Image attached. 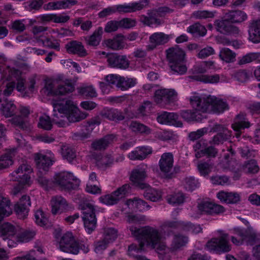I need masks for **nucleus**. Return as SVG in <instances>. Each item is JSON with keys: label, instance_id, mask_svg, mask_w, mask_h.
Listing matches in <instances>:
<instances>
[{"label": "nucleus", "instance_id": "nucleus-1", "mask_svg": "<svg viewBox=\"0 0 260 260\" xmlns=\"http://www.w3.org/2000/svg\"><path fill=\"white\" fill-rule=\"evenodd\" d=\"M129 230L132 234L136 238L139 244H132L128 246L127 253L129 256L138 259L141 256L139 253L144 250L145 245L160 250L165 249V245L160 244L161 234L156 229L147 226L141 229L132 226Z\"/></svg>", "mask_w": 260, "mask_h": 260}, {"label": "nucleus", "instance_id": "nucleus-2", "mask_svg": "<svg viewBox=\"0 0 260 260\" xmlns=\"http://www.w3.org/2000/svg\"><path fill=\"white\" fill-rule=\"evenodd\" d=\"M87 115L81 113L70 101H67L64 104H54L52 122L58 127H63L69 125V123L79 122L85 119Z\"/></svg>", "mask_w": 260, "mask_h": 260}, {"label": "nucleus", "instance_id": "nucleus-3", "mask_svg": "<svg viewBox=\"0 0 260 260\" xmlns=\"http://www.w3.org/2000/svg\"><path fill=\"white\" fill-rule=\"evenodd\" d=\"M11 74L16 78V88L23 97H30L35 90L36 83V77L33 76L28 78L26 82L25 78L21 76V72L18 69H13L11 70ZM15 86L14 82L7 84L5 89L2 91V94L5 98L9 96L13 92Z\"/></svg>", "mask_w": 260, "mask_h": 260}, {"label": "nucleus", "instance_id": "nucleus-4", "mask_svg": "<svg viewBox=\"0 0 260 260\" xmlns=\"http://www.w3.org/2000/svg\"><path fill=\"white\" fill-rule=\"evenodd\" d=\"M190 104L197 110L206 112L211 107V110L215 113H222L229 109L226 102L220 99H213L211 97H201L194 94L189 98Z\"/></svg>", "mask_w": 260, "mask_h": 260}, {"label": "nucleus", "instance_id": "nucleus-5", "mask_svg": "<svg viewBox=\"0 0 260 260\" xmlns=\"http://www.w3.org/2000/svg\"><path fill=\"white\" fill-rule=\"evenodd\" d=\"M59 246L62 251L73 254H77L80 250H82L85 253L89 251V245L87 243L77 241L70 232L63 235L59 241Z\"/></svg>", "mask_w": 260, "mask_h": 260}, {"label": "nucleus", "instance_id": "nucleus-6", "mask_svg": "<svg viewBox=\"0 0 260 260\" xmlns=\"http://www.w3.org/2000/svg\"><path fill=\"white\" fill-rule=\"evenodd\" d=\"M185 54L180 49L170 48L167 50L169 65L173 74L182 75L186 73L187 68L184 64Z\"/></svg>", "mask_w": 260, "mask_h": 260}, {"label": "nucleus", "instance_id": "nucleus-7", "mask_svg": "<svg viewBox=\"0 0 260 260\" xmlns=\"http://www.w3.org/2000/svg\"><path fill=\"white\" fill-rule=\"evenodd\" d=\"M79 208L82 211V218L85 230L88 234H91L97 225L94 206L91 203L84 202L80 204Z\"/></svg>", "mask_w": 260, "mask_h": 260}, {"label": "nucleus", "instance_id": "nucleus-8", "mask_svg": "<svg viewBox=\"0 0 260 260\" xmlns=\"http://www.w3.org/2000/svg\"><path fill=\"white\" fill-rule=\"evenodd\" d=\"M54 183L61 190L71 191L78 188L79 181L72 174L64 172L55 175Z\"/></svg>", "mask_w": 260, "mask_h": 260}, {"label": "nucleus", "instance_id": "nucleus-9", "mask_svg": "<svg viewBox=\"0 0 260 260\" xmlns=\"http://www.w3.org/2000/svg\"><path fill=\"white\" fill-rule=\"evenodd\" d=\"M206 246L208 250L217 254L228 252L231 250L228 235L225 233L221 234L218 238H212L206 243Z\"/></svg>", "mask_w": 260, "mask_h": 260}, {"label": "nucleus", "instance_id": "nucleus-10", "mask_svg": "<svg viewBox=\"0 0 260 260\" xmlns=\"http://www.w3.org/2000/svg\"><path fill=\"white\" fill-rule=\"evenodd\" d=\"M130 190V185L125 184L118 188L111 194H106L100 198V201L107 205H113L118 203L120 199L124 198Z\"/></svg>", "mask_w": 260, "mask_h": 260}, {"label": "nucleus", "instance_id": "nucleus-11", "mask_svg": "<svg viewBox=\"0 0 260 260\" xmlns=\"http://www.w3.org/2000/svg\"><path fill=\"white\" fill-rule=\"evenodd\" d=\"M210 132L217 133L212 138V140L209 141L210 144L218 145L223 144L224 142L229 140L231 137L232 132L223 125L220 124H215L213 125L211 128Z\"/></svg>", "mask_w": 260, "mask_h": 260}, {"label": "nucleus", "instance_id": "nucleus-12", "mask_svg": "<svg viewBox=\"0 0 260 260\" xmlns=\"http://www.w3.org/2000/svg\"><path fill=\"white\" fill-rule=\"evenodd\" d=\"M173 163L174 157L172 153H164L161 155L158 165L159 169L165 178L172 179L174 174L171 173V171L173 169Z\"/></svg>", "mask_w": 260, "mask_h": 260}, {"label": "nucleus", "instance_id": "nucleus-13", "mask_svg": "<svg viewBox=\"0 0 260 260\" xmlns=\"http://www.w3.org/2000/svg\"><path fill=\"white\" fill-rule=\"evenodd\" d=\"M213 25L217 31L224 35H234L239 32V28L233 25L226 18L215 20Z\"/></svg>", "mask_w": 260, "mask_h": 260}, {"label": "nucleus", "instance_id": "nucleus-14", "mask_svg": "<svg viewBox=\"0 0 260 260\" xmlns=\"http://www.w3.org/2000/svg\"><path fill=\"white\" fill-rule=\"evenodd\" d=\"M108 66L113 68L125 70L129 66V61L126 55H119L116 53L107 54Z\"/></svg>", "mask_w": 260, "mask_h": 260}, {"label": "nucleus", "instance_id": "nucleus-15", "mask_svg": "<svg viewBox=\"0 0 260 260\" xmlns=\"http://www.w3.org/2000/svg\"><path fill=\"white\" fill-rule=\"evenodd\" d=\"M177 95L174 89H162L155 91L154 99L157 104L168 105L175 101Z\"/></svg>", "mask_w": 260, "mask_h": 260}, {"label": "nucleus", "instance_id": "nucleus-16", "mask_svg": "<svg viewBox=\"0 0 260 260\" xmlns=\"http://www.w3.org/2000/svg\"><path fill=\"white\" fill-rule=\"evenodd\" d=\"M198 208L202 214L210 215H218L225 211L222 206L210 202H201L198 204Z\"/></svg>", "mask_w": 260, "mask_h": 260}, {"label": "nucleus", "instance_id": "nucleus-17", "mask_svg": "<svg viewBox=\"0 0 260 260\" xmlns=\"http://www.w3.org/2000/svg\"><path fill=\"white\" fill-rule=\"evenodd\" d=\"M233 233L242 242L245 241L251 245H253L257 239L256 233L251 227L247 229L235 228Z\"/></svg>", "mask_w": 260, "mask_h": 260}, {"label": "nucleus", "instance_id": "nucleus-18", "mask_svg": "<svg viewBox=\"0 0 260 260\" xmlns=\"http://www.w3.org/2000/svg\"><path fill=\"white\" fill-rule=\"evenodd\" d=\"M146 177L147 174L145 169L137 167L131 172L129 179L136 187L140 189H145L148 187V184L144 182Z\"/></svg>", "mask_w": 260, "mask_h": 260}, {"label": "nucleus", "instance_id": "nucleus-19", "mask_svg": "<svg viewBox=\"0 0 260 260\" xmlns=\"http://www.w3.org/2000/svg\"><path fill=\"white\" fill-rule=\"evenodd\" d=\"M31 205L30 197L23 196L14 206V211L20 218H24L29 211Z\"/></svg>", "mask_w": 260, "mask_h": 260}, {"label": "nucleus", "instance_id": "nucleus-20", "mask_svg": "<svg viewBox=\"0 0 260 260\" xmlns=\"http://www.w3.org/2000/svg\"><path fill=\"white\" fill-rule=\"evenodd\" d=\"M157 121L162 124H169L177 127H182V123L178 120V115L175 113H169L163 112L158 114L157 117Z\"/></svg>", "mask_w": 260, "mask_h": 260}, {"label": "nucleus", "instance_id": "nucleus-21", "mask_svg": "<svg viewBox=\"0 0 260 260\" xmlns=\"http://www.w3.org/2000/svg\"><path fill=\"white\" fill-rule=\"evenodd\" d=\"M160 17V13L157 10H150L147 11V15L140 16V21L143 24L149 26L153 24L159 25L162 22Z\"/></svg>", "mask_w": 260, "mask_h": 260}, {"label": "nucleus", "instance_id": "nucleus-22", "mask_svg": "<svg viewBox=\"0 0 260 260\" xmlns=\"http://www.w3.org/2000/svg\"><path fill=\"white\" fill-rule=\"evenodd\" d=\"M67 52L71 54L77 55L79 57H85L87 55L84 45L81 42L73 40L65 45Z\"/></svg>", "mask_w": 260, "mask_h": 260}, {"label": "nucleus", "instance_id": "nucleus-23", "mask_svg": "<svg viewBox=\"0 0 260 260\" xmlns=\"http://www.w3.org/2000/svg\"><path fill=\"white\" fill-rule=\"evenodd\" d=\"M31 172L30 167L27 165H22L19 167V168L15 171L12 175L15 176L17 175L14 179V181H17L20 183L25 184L28 183L30 177L28 173Z\"/></svg>", "mask_w": 260, "mask_h": 260}, {"label": "nucleus", "instance_id": "nucleus-24", "mask_svg": "<svg viewBox=\"0 0 260 260\" xmlns=\"http://www.w3.org/2000/svg\"><path fill=\"white\" fill-rule=\"evenodd\" d=\"M20 113L22 116H17L12 119V123L17 128L23 131L30 129L29 123L24 117H26L29 114V110L28 108L23 107L20 109Z\"/></svg>", "mask_w": 260, "mask_h": 260}, {"label": "nucleus", "instance_id": "nucleus-25", "mask_svg": "<svg viewBox=\"0 0 260 260\" xmlns=\"http://www.w3.org/2000/svg\"><path fill=\"white\" fill-rule=\"evenodd\" d=\"M169 40L168 35L163 32H155L149 37L150 44L147 46V49L152 50L157 46L167 43Z\"/></svg>", "mask_w": 260, "mask_h": 260}, {"label": "nucleus", "instance_id": "nucleus-26", "mask_svg": "<svg viewBox=\"0 0 260 260\" xmlns=\"http://www.w3.org/2000/svg\"><path fill=\"white\" fill-rule=\"evenodd\" d=\"M91 158L95 160L96 166L101 169L109 167L113 161L111 155L102 156L101 153L96 152L91 153Z\"/></svg>", "mask_w": 260, "mask_h": 260}, {"label": "nucleus", "instance_id": "nucleus-27", "mask_svg": "<svg viewBox=\"0 0 260 260\" xmlns=\"http://www.w3.org/2000/svg\"><path fill=\"white\" fill-rule=\"evenodd\" d=\"M249 39L254 43L260 42V19L253 20L249 25Z\"/></svg>", "mask_w": 260, "mask_h": 260}, {"label": "nucleus", "instance_id": "nucleus-28", "mask_svg": "<svg viewBox=\"0 0 260 260\" xmlns=\"http://www.w3.org/2000/svg\"><path fill=\"white\" fill-rule=\"evenodd\" d=\"M50 204L52 208L51 212L54 215L62 213L68 206L66 200L61 196L53 197Z\"/></svg>", "mask_w": 260, "mask_h": 260}, {"label": "nucleus", "instance_id": "nucleus-29", "mask_svg": "<svg viewBox=\"0 0 260 260\" xmlns=\"http://www.w3.org/2000/svg\"><path fill=\"white\" fill-rule=\"evenodd\" d=\"M115 138L113 134L107 135L104 137L94 141L91 144V148L94 150L106 149Z\"/></svg>", "mask_w": 260, "mask_h": 260}, {"label": "nucleus", "instance_id": "nucleus-30", "mask_svg": "<svg viewBox=\"0 0 260 260\" xmlns=\"http://www.w3.org/2000/svg\"><path fill=\"white\" fill-rule=\"evenodd\" d=\"M224 18H226L231 23H239L246 20L247 16L241 10H230L225 13Z\"/></svg>", "mask_w": 260, "mask_h": 260}, {"label": "nucleus", "instance_id": "nucleus-31", "mask_svg": "<svg viewBox=\"0 0 260 260\" xmlns=\"http://www.w3.org/2000/svg\"><path fill=\"white\" fill-rule=\"evenodd\" d=\"M100 115L103 118L112 121H120L124 119L123 113L116 109H104Z\"/></svg>", "mask_w": 260, "mask_h": 260}, {"label": "nucleus", "instance_id": "nucleus-32", "mask_svg": "<svg viewBox=\"0 0 260 260\" xmlns=\"http://www.w3.org/2000/svg\"><path fill=\"white\" fill-rule=\"evenodd\" d=\"M217 197L222 203L226 204H235L240 200L239 194L236 192L221 191L217 194Z\"/></svg>", "mask_w": 260, "mask_h": 260}, {"label": "nucleus", "instance_id": "nucleus-33", "mask_svg": "<svg viewBox=\"0 0 260 260\" xmlns=\"http://www.w3.org/2000/svg\"><path fill=\"white\" fill-rule=\"evenodd\" d=\"M124 37L121 34H118L113 39H109L104 41L105 45L113 50H120L124 47Z\"/></svg>", "mask_w": 260, "mask_h": 260}, {"label": "nucleus", "instance_id": "nucleus-34", "mask_svg": "<svg viewBox=\"0 0 260 260\" xmlns=\"http://www.w3.org/2000/svg\"><path fill=\"white\" fill-rule=\"evenodd\" d=\"M0 112L6 117H10L17 113V110L12 101L4 100L3 103L0 105Z\"/></svg>", "mask_w": 260, "mask_h": 260}, {"label": "nucleus", "instance_id": "nucleus-35", "mask_svg": "<svg viewBox=\"0 0 260 260\" xmlns=\"http://www.w3.org/2000/svg\"><path fill=\"white\" fill-rule=\"evenodd\" d=\"M35 161L37 168L40 170H42L45 171H47L53 164L52 159L49 157L41 154H36Z\"/></svg>", "mask_w": 260, "mask_h": 260}, {"label": "nucleus", "instance_id": "nucleus-36", "mask_svg": "<svg viewBox=\"0 0 260 260\" xmlns=\"http://www.w3.org/2000/svg\"><path fill=\"white\" fill-rule=\"evenodd\" d=\"M142 7L137 3H128L115 5L116 13L119 14L130 13L141 10Z\"/></svg>", "mask_w": 260, "mask_h": 260}, {"label": "nucleus", "instance_id": "nucleus-37", "mask_svg": "<svg viewBox=\"0 0 260 260\" xmlns=\"http://www.w3.org/2000/svg\"><path fill=\"white\" fill-rule=\"evenodd\" d=\"M245 114L243 113L238 114L235 119V122L232 124V128L237 133L236 136L239 137L240 136V131L245 128L249 127L250 123L248 121H246Z\"/></svg>", "mask_w": 260, "mask_h": 260}, {"label": "nucleus", "instance_id": "nucleus-38", "mask_svg": "<svg viewBox=\"0 0 260 260\" xmlns=\"http://www.w3.org/2000/svg\"><path fill=\"white\" fill-rule=\"evenodd\" d=\"M241 170L246 174H255L259 171V167L255 159H251L245 161L241 165Z\"/></svg>", "mask_w": 260, "mask_h": 260}, {"label": "nucleus", "instance_id": "nucleus-39", "mask_svg": "<svg viewBox=\"0 0 260 260\" xmlns=\"http://www.w3.org/2000/svg\"><path fill=\"white\" fill-rule=\"evenodd\" d=\"M103 34V28L99 27L93 34L88 37H85V41L87 45L96 47L100 44Z\"/></svg>", "mask_w": 260, "mask_h": 260}, {"label": "nucleus", "instance_id": "nucleus-40", "mask_svg": "<svg viewBox=\"0 0 260 260\" xmlns=\"http://www.w3.org/2000/svg\"><path fill=\"white\" fill-rule=\"evenodd\" d=\"M11 202L6 198H0V222L6 217L12 213L10 207Z\"/></svg>", "mask_w": 260, "mask_h": 260}, {"label": "nucleus", "instance_id": "nucleus-41", "mask_svg": "<svg viewBox=\"0 0 260 260\" xmlns=\"http://www.w3.org/2000/svg\"><path fill=\"white\" fill-rule=\"evenodd\" d=\"M218 153V150L215 146L210 145L206 146L205 149L202 151H199L195 153V157L197 158H200L206 156L207 158L211 159L215 158Z\"/></svg>", "mask_w": 260, "mask_h": 260}, {"label": "nucleus", "instance_id": "nucleus-42", "mask_svg": "<svg viewBox=\"0 0 260 260\" xmlns=\"http://www.w3.org/2000/svg\"><path fill=\"white\" fill-rule=\"evenodd\" d=\"M16 233L15 226L9 222L4 223L0 225V237L4 240L14 236Z\"/></svg>", "mask_w": 260, "mask_h": 260}, {"label": "nucleus", "instance_id": "nucleus-43", "mask_svg": "<svg viewBox=\"0 0 260 260\" xmlns=\"http://www.w3.org/2000/svg\"><path fill=\"white\" fill-rule=\"evenodd\" d=\"M118 88L122 91H125L135 86L137 79L134 78L120 76L119 79Z\"/></svg>", "mask_w": 260, "mask_h": 260}, {"label": "nucleus", "instance_id": "nucleus-44", "mask_svg": "<svg viewBox=\"0 0 260 260\" xmlns=\"http://www.w3.org/2000/svg\"><path fill=\"white\" fill-rule=\"evenodd\" d=\"M188 241V237L181 234H176L174 235L171 244V248L173 250H177L185 246Z\"/></svg>", "mask_w": 260, "mask_h": 260}, {"label": "nucleus", "instance_id": "nucleus-45", "mask_svg": "<svg viewBox=\"0 0 260 260\" xmlns=\"http://www.w3.org/2000/svg\"><path fill=\"white\" fill-rule=\"evenodd\" d=\"M143 195L146 200L156 202L161 198V192L158 190L151 188L148 184L145 189Z\"/></svg>", "mask_w": 260, "mask_h": 260}, {"label": "nucleus", "instance_id": "nucleus-46", "mask_svg": "<svg viewBox=\"0 0 260 260\" xmlns=\"http://www.w3.org/2000/svg\"><path fill=\"white\" fill-rule=\"evenodd\" d=\"M191 79L196 81L203 82L205 83H216L219 81V75H197L190 77Z\"/></svg>", "mask_w": 260, "mask_h": 260}, {"label": "nucleus", "instance_id": "nucleus-47", "mask_svg": "<svg viewBox=\"0 0 260 260\" xmlns=\"http://www.w3.org/2000/svg\"><path fill=\"white\" fill-rule=\"evenodd\" d=\"M149 152L145 147H137L128 154V157L131 160H143Z\"/></svg>", "mask_w": 260, "mask_h": 260}, {"label": "nucleus", "instance_id": "nucleus-48", "mask_svg": "<svg viewBox=\"0 0 260 260\" xmlns=\"http://www.w3.org/2000/svg\"><path fill=\"white\" fill-rule=\"evenodd\" d=\"M194 108V107H193ZM195 111L193 110H186L180 112V115L182 118L187 121H199L201 119L200 115L199 113V110L195 108Z\"/></svg>", "mask_w": 260, "mask_h": 260}, {"label": "nucleus", "instance_id": "nucleus-49", "mask_svg": "<svg viewBox=\"0 0 260 260\" xmlns=\"http://www.w3.org/2000/svg\"><path fill=\"white\" fill-rule=\"evenodd\" d=\"M187 32L194 36H204L207 32L206 28L200 23L197 22L187 28Z\"/></svg>", "mask_w": 260, "mask_h": 260}, {"label": "nucleus", "instance_id": "nucleus-50", "mask_svg": "<svg viewBox=\"0 0 260 260\" xmlns=\"http://www.w3.org/2000/svg\"><path fill=\"white\" fill-rule=\"evenodd\" d=\"M185 196L183 192H175L167 196L168 202L173 206H178L184 203Z\"/></svg>", "mask_w": 260, "mask_h": 260}, {"label": "nucleus", "instance_id": "nucleus-51", "mask_svg": "<svg viewBox=\"0 0 260 260\" xmlns=\"http://www.w3.org/2000/svg\"><path fill=\"white\" fill-rule=\"evenodd\" d=\"M129 128L132 131L141 134L148 135L151 132V129L149 127L136 121L131 122Z\"/></svg>", "mask_w": 260, "mask_h": 260}, {"label": "nucleus", "instance_id": "nucleus-52", "mask_svg": "<svg viewBox=\"0 0 260 260\" xmlns=\"http://www.w3.org/2000/svg\"><path fill=\"white\" fill-rule=\"evenodd\" d=\"M220 58L226 62H233L236 60V53L227 48H222L219 54Z\"/></svg>", "mask_w": 260, "mask_h": 260}, {"label": "nucleus", "instance_id": "nucleus-53", "mask_svg": "<svg viewBox=\"0 0 260 260\" xmlns=\"http://www.w3.org/2000/svg\"><path fill=\"white\" fill-rule=\"evenodd\" d=\"M127 204L133 205L140 212H143L144 210H149L150 208V206L145 201L136 198L133 200H128L127 201Z\"/></svg>", "mask_w": 260, "mask_h": 260}, {"label": "nucleus", "instance_id": "nucleus-54", "mask_svg": "<svg viewBox=\"0 0 260 260\" xmlns=\"http://www.w3.org/2000/svg\"><path fill=\"white\" fill-rule=\"evenodd\" d=\"M36 234V232L34 230H27L22 231L17 235V241L19 242H28L34 239Z\"/></svg>", "mask_w": 260, "mask_h": 260}, {"label": "nucleus", "instance_id": "nucleus-55", "mask_svg": "<svg viewBox=\"0 0 260 260\" xmlns=\"http://www.w3.org/2000/svg\"><path fill=\"white\" fill-rule=\"evenodd\" d=\"M61 154L62 157L71 162L76 157V151L69 145H63L61 148Z\"/></svg>", "mask_w": 260, "mask_h": 260}, {"label": "nucleus", "instance_id": "nucleus-56", "mask_svg": "<svg viewBox=\"0 0 260 260\" xmlns=\"http://www.w3.org/2000/svg\"><path fill=\"white\" fill-rule=\"evenodd\" d=\"M78 92L86 97L93 98L97 95L95 89L92 86H82L78 88Z\"/></svg>", "mask_w": 260, "mask_h": 260}, {"label": "nucleus", "instance_id": "nucleus-57", "mask_svg": "<svg viewBox=\"0 0 260 260\" xmlns=\"http://www.w3.org/2000/svg\"><path fill=\"white\" fill-rule=\"evenodd\" d=\"M93 127H87L85 125V128L81 132L75 133L73 135V138L76 140H84L90 137Z\"/></svg>", "mask_w": 260, "mask_h": 260}, {"label": "nucleus", "instance_id": "nucleus-58", "mask_svg": "<svg viewBox=\"0 0 260 260\" xmlns=\"http://www.w3.org/2000/svg\"><path fill=\"white\" fill-rule=\"evenodd\" d=\"M74 90V87L71 83L59 85L55 89V95H63L71 93Z\"/></svg>", "mask_w": 260, "mask_h": 260}, {"label": "nucleus", "instance_id": "nucleus-59", "mask_svg": "<svg viewBox=\"0 0 260 260\" xmlns=\"http://www.w3.org/2000/svg\"><path fill=\"white\" fill-rule=\"evenodd\" d=\"M104 240L110 243L113 242L117 238V231L113 228H107L104 230Z\"/></svg>", "mask_w": 260, "mask_h": 260}, {"label": "nucleus", "instance_id": "nucleus-60", "mask_svg": "<svg viewBox=\"0 0 260 260\" xmlns=\"http://www.w3.org/2000/svg\"><path fill=\"white\" fill-rule=\"evenodd\" d=\"M182 226L183 230L187 232H190L193 234H198L202 231V228L200 224H194L190 222H183Z\"/></svg>", "mask_w": 260, "mask_h": 260}, {"label": "nucleus", "instance_id": "nucleus-61", "mask_svg": "<svg viewBox=\"0 0 260 260\" xmlns=\"http://www.w3.org/2000/svg\"><path fill=\"white\" fill-rule=\"evenodd\" d=\"M260 58V53H249L243 56L239 61V64H244L250 63Z\"/></svg>", "mask_w": 260, "mask_h": 260}, {"label": "nucleus", "instance_id": "nucleus-62", "mask_svg": "<svg viewBox=\"0 0 260 260\" xmlns=\"http://www.w3.org/2000/svg\"><path fill=\"white\" fill-rule=\"evenodd\" d=\"M215 12L207 10L197 11L193 12V15L196 19H207L213 18L215 16Z\"/></svg>", "mask_w": 260, "mask_h": 260}, {"label": "nucleus", "instance_id": "nucleus-63", "mask_svg": "<svg viewBox=\"0 0 260 260\" xmlns=\"http://www.w3.org/2000/svg\"><path fill=\"white\" fill-rule=\"evenodd\" d=\"M52 120L49 116H41L39 118L38 126L45 130H50L52 128Z\"/></svg>", "mask_w": 260, "mask_h": 260}, {"label": "nucleus", "instance_id": "nucleus-64", "mask_svg": "<svg viewBox=\"0 0 260 260\" xmlns=\"http://www.w3.org/2000/svg\"><path fill=\"white\" fill-rule=\"evenodd\" d=\"M232 77L239 82H244L248 80L249 74L245 70H240L233 73Z\"/></svg>", "mask_w": 260, "mask_h": 260}]
</instances>
